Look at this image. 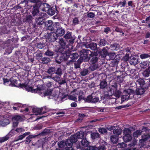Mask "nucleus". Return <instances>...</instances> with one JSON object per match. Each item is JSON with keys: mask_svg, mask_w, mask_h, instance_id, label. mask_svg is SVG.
Returning <instances> with one entry per match:
<instances>
[{"mask_svg": "<svg viewBox=\"0 0 150 150\" xmlns=\"http://www.w3.org/2000/svg\"><path fill=\"white\" fill-rule=\"evenodd\" d=\"M58 36L54 33H50L47 36V39L50 42H54L57 39Z\"/></svg>", "mask_w": 150, "mask_h": 150, "instance_id": "obj_21", "label": "nucleus"}, {"mask_svg": "<svg viewBox=\"0 0 150 150\" xmlns=\"http://www.w3.org/2000/svg\"><path fill=\"white\" fill-rule=\"evenodd\" d=\"M100 145L99 146H102L104 148H106L105 146L107 145V143L103 140H100L99 141Z\"/></svg>", "mask_w": 150, "mask_h": 150, "instance_id": "obj_64", "label": "nucleus"}, {"mask_svg": "<svg viewBox=\"0 0 150 150\" xmlns=\"http://www.w3.org/2000/svg\"><path fill=\"white\" fill-rule=\"evenodd\" d=\"M107 83L105 79L101 81L99 84L100 88L101 89H103L107 86Z\"/></svg>", "mask_w": 150, "mask_h": 150, "instance_id": "obj_31", "label": "nucleus"}, {"mask_svg": "<svg viewBox=\"0 0 150 150\" xmlns=\"http://www.w3.org/2000/svg\"><path fill=\"white\" fill-rule=\"evenodd\" d=\"M91 138L93 140H95L100 138V135L98 132H93L91 134Z\"/></svg>", "mask_w": 150, "mask_h": 150, "instance_id": "obj_36", "label": "nucleus"}, {"mask_svg": "<svg viewBox=\"0 0 150 150\" xmlns=\"http://www.w3.org/2000/svg\"><path fill=\"white\" fill-rule=\"evenodd\" d=\"M82 61L79 59L77 61V63H74V68L77 69L80 68V64L82 62Z\"/></svg>", "mask_w": 150, "mask_h": 150, "instance_id": "obj_53", "label": "nucleus"}, {"mask_svg": "<svg viewBox=\"0 0 150 150\" xmlns=\"http://www.w3.org/2000/svg\"><path fill=\"white\" fill-rule=\"evenodd\" d=\"M119 137L116 135H112L110 136V140L111 142L113 144H116L118 142Z\"/></svg>", "mask_w": 150, "mask_h": 150, "instance_id": "obj_29", "label": "nucleus"}, {"mask_svg": "<svg viewBox=\"0 0 150 150\" xmlns=\"http://www.w3.org/2000/svg\"><path fill=\"white\" fill-rule=\"evenodd\" d=\"M113 133L114 134H115V135L117 136L118 137L119 135L121 134V130L120 129H115L114 130Z\"/></svg>", "mask_w": 150, "mask_h": 150, "instance_id": "obj_57", "label": "nucleus"}, {"mask_svg": "<svg viewBox=\"0 0 150 150\" xmlns=\"http://www.w3.org/2000/svg\"><path fill=\"white\" fill-rule=\"evenodd\" d=\"M50 130V129H49L46 128L43 130L41 134L43 135L48 134L51 132Z\"/></svg>", "mask_w": 150, "mask_h": 150, "instance_id": "obj_58", "label": "nucleus"}, {"mask_svg": "<svg viewBox=\"0 0 150 150\" xmlns=\"http://www.w3.org/2000/svg\"><path fill=\"white\" fill-rule=\"evenodd\" d=\"M145 142L146 141L142 138L141 139L139 140V145L140 146V148L144 147Z\"/></svg>", "mask_w": 150, "mask_h": 150, "instance_id": "obj_63", "label": "nucleus"}, {"mask_svg": "<svg viewBox=\"0 0 150 150\" xmlns=\"http://www.w3.org/2000/svg\"><path fill=\"white\" fill-rule=\"evenodd\" d=\"M33 19L32 16L31 15L26 16V17L24 18V22L26 23H30L31 22Z\"/></svg>", "mask_w": 150, "mask_h": 150, "instance_id": "obj_43", "label": "nucleus"}, {"mask_svg": "<svg viewBox=\"0 0 150 150\" xmlns=\"http://www.w3.org/2000/svg\"><path fill=\"white\" fill-rule=\"evenodd\" d=\"M63 38L66 40H69L68 42L71 45H73L74 42L75 38L72 36V33L67 31L66 33L64 35Z\"/></svg>", "mask_w": 150, "mask_h": 150, "instance_id": "obj_8", "label": "nucleus"}, {"mask_svg": "<svg viewBox=\"0 0 150 150\" xmlns=\"http://www.w3.org/2000/svg\"><path fill=\"white\" fill-rule=\"evenodd\" d=\"M142 134V132H141L140 130H138L134 132L133 134V136L134 138H137Z\"/></svg>", "mask_w": 150, "mask_h": 150, "instance_id": "obj_49", "label": "nucleus"}, {"mask_svg": "<svg viewBox=\"0 0 150 150\" xmlns=\"http://www.w3.org/2000/svg\"><path fill=\"white\" fill-rule=\"evenodd\" d=\"M115 30L117 32L122 33V35L123 36L124 35V33L123 32V29L119 27L118 26H116L115 27Z\"/></svg>", "mask_w": 150, "mask_h": 150, "instance_id": "obj_60", "label": "nucleus"}, {"mask_svg": "<svg viewBox=\"0 0 150 150\" xmlns=\"http://www.w3.org/2000/svg\"><path fill=\"white\" fill-rule=\"evenodd\" d=\"M131 54H127L124 57V59L128 61L131 65H135L139 63L138 58L134 56H131Z\"/></svg>", "mask_w": 150, "mask_h": 150, "instance_id": "obj_7", "label": "nucleus"}, {"mask_svg": "<svg viewBox=\"0 0 150 150\" xmlns=\"http://www.w3.org/2000/svg\"><path fill=\"white\" fill-rule=\"evenodd\" d=\"M57 10V8L56 7H50V9L47 12V13L49 15L52 16L55 14Z\"/></svg>", "mask_w": 150, "mask_h": 150, "instance_id": "obj_26", "label": "nucleus"}, {"mask_svg": "<svg viewBox=\"0 0 150 150\" xmlns=\"http://www.w3.org/2000/svg\"><path fill=\"white\" fill-rule=\"evenodd\" d=\"M56 71V68L54 67L50 68L47 71V72L50 74H52L54 73Z\"/></svg>", "mask_w": 150, "mask_h": 150, "instance_id": "obj_59", "label": "nucleus"}, {"mask_svg": "<svg viewBox=\"0 0 150 150\" xmlns=\"http://www.w3.org/2000/svg\"><path fill=\"white\" fill-rule=\"evenodd\" d=\"M64 53V55L59 56L58 54H57L55 56V61L56 63L58 64H60L63 61L67 60L65 59L66 57Z\"/></svg>", "mask_w": 150, "mask_h": 150, "instance_id": "obj_20", "label": "nucleus"}, {"mask_svg": "<svg viewBox=\"0 0 150 150\" xmlns=\"http://www.w3.org/2000/svg\"><path fill=\"white\" fill-rule=\"evenodd\" d=\"M65 142L66 143V146L67 147H72L73 143H74L70 138L67 139Z\"/></svg>", "mask_w": 150, "mask_h": 150, "instance_id": "obj_47", "label": "nucleus"}, {"mask_svg": "<svg viewBox=\"0 0 150 150\" xmlns=\"http://www.w3.org/2000/svg\"><path fill=\"white\" fill-rule=\"evenodd\" d=\"M140 57L142 59H145L148 58H150V54L146 53L142 54L140 55Z\"/></svg>", "mask_w": 150, "mask_h": 150, "instance_id": "obj_55", "label": "nucleus"}, {"mask_svg": "<svg viewBox=\"0 0 150 150\" xmlns=\"http://www.w3.org/2000/svg\"><path fill=\"white\" fill-rule=\"evenodd\" d=\"M143 76L145 78L149 77L150 74V69L147 68L142 73Z\"/></svg>", "mask_w": 150, "mask_h": 150, "instance_id": "obj_35", "label": "nucleus"}, {"mask_svg": "<svg viewBox=\"0 0 150 150\" xmlns=\"http://www.w3.org/2000/svg\"><path fill=\"white\" fill-rule=\"evenodd\" d=\"M37 47L39 49H42L44 48L45 47L46 48V47L47 46V45L44 43H41V42H39L37 43Z\"/></svg>", "mask_w": 150, "mask_h": 150, "instance_id": "obj_51", "label": "nucleus"}, {"mask_svg": "<svg viewBox=\"0 0 150 150\" xmlns=\"http://www.w3.org/2000/svg\"><path fill=\"white\" fill-rule=\"evenodd\" d=\"M97 44L94 42H91L89 43H87L85 45L86 48H89L93 50H97L98 49L97 47Z\"/></svg>", "mask_w": 150, "mask_h": 150, "instance_id": "obj_19", "label": "nucleus"}, {"mask_svg": "<svg viewBox=\"0 0 150 150\" xmlns=\"http://www.w3.org/2000/svg\"><path fill=\"white\" fill-rule=\"evenodd\" d=\"M65 56H66L65 59L68 60L69 58L70 59L74 61L78 58L79 55L78 53L74 52L69 49L66 50L65 53Z\"/></svg>", "mask_w": 150, "mask_h": 150, "instance_id": "obj_4", "label": "nucleus"}, {"mask_svg": "<svg viewBox=\"0 0 150 150\" xmlns=\"http://www.w3.org/2000/svg\"><path fill=\"white\" fill-rule=\"evenodd\" d=\"M70 139L72 141V142L74 143L77 142V141L78 137L76 136V134L74 135H71Z\"/></svg>", "mask_w": 150, "mask_h": 150, "instance_id": "obj_52", "label": "nucleus"}, {"mask_svg": "<svg viewBox=\"0 0 150 150\" xmlns=\"http://www.w3.org/2000/svg\"><path fill=\"white\" fill-rule=\"evenodd\" d=\"M43 110H45V108H34L32 109V111L33 112L36 113L35 114L36 115H42L45 113H46L47 112L46 110L43 111Z\"/></svg>", "mask_w": 150, "mask_h": 150, "instance_id": "obj_16", "label": "nucleus"}, {"mask_svg": "<svg viewBox=\"0 0 150 150\" xmlns=\"http://www.w3.org/2000/svg\"><path fill=\"white\" fill-rule=\"evenodd\" d=\"M132 139V134L125 135L123 137V139L125 142H127L131 141Z\"/></svg>", "mask_w": 150, "mask_h": 150, "instance_id": "obj_32", "label": "nucleus"}, {"mask_svg": "<svg viewBox=\"0 0 150 150\" xmlns=\"http://www.w3.org/2000/svg\"><path fill=\"white\" fill-rule=\"evenodd\" d=\"M108 40L106 38H103L100 39L98 42V45L100 47H103L105 46L106 45H108L109 44L108 42Z\"/></svg>", "mask_w": 150, "mask_h": 150, "instance_id": "obj_24", "label": "nucleus"}, {"mask_svg": "<svg viewBox=\"0 0 150 150\" xmlns=\"http://www.w3.org/2000/svg\"><path fill=\"white\" fill-rule=\"evenodd\" d=\"M142 138L146 142L150 138V135L149 133L147 134L142 133Z\"/></svg>", "mask_w": 150, "mask_h": 150, "instance_id": "obj_44", "label": "nucleus"}, {"mask_svg": "<svg viewBox=\"0 0 150 150\" xmlns=\"http://www.w3.org/2000/svg\"><path fill=\"white\" fill-rule=\"evenodd\" d=\"M10 30L8 29L6 26H2L0 28V33L1 35L8 34L10 32Z\"/></svg>", "mask_w": 150, "mask_h": 150, "instance_id": "obj_23", "label": "nucleus"}, {"mask_svg": "<svg viewBox=\"0 0 150 150\" xmlns=\"http://www.w3.org/2000/svg\"><path fill=\"white\" fill-rule=\"evenodd\" d=\"M57 23V22L53 23L52 21L49 20L46 22L45 24V26L47 27V30L51 31H54L55 29L54 25H55V24Z\"/></svg>", "mask_w": 150, "mask_h": 150, "instance_id": "obj_13", "label": "nucleus"}, {"mask_svg": "<svg viewBox=\"0 0 150 150\" xmlns=\"http://www.w3.org/2000/svg\"><path fill=\"white\" fill-rule=\"evenodd\" d=\"M141 88L138 89L136 90V93L137 95H142L145 92V89L144 88Z\"/></svg>", "mask_w": 150, "mask_h": 150, "instance_id": "obj_38", "label": "nucleus"}, {"mask_svg": "<svg viewBox=\"0 0 150 150\" xmlns=\"http://www.w3.org/2000/svg\"><path fill=\"white\" fill-rule=\"evenodd\" d=\"M141 132H142V134L145 133L147 134L149 133L150 131V129L147 127L145 126H142L141 128V130H140Z\"/></svg>", "mask_w": 150, "mask_h": 150, "instance_id": "obj_41", "label": "nucleus"}, {"mask_svg": "<svg viewBox=\"0 0 150 150\" xmlns=\"http://www.w3.org/2000/svg\"><path fill=\"white\" fill-rule=\"evenodd\" d=\"M115 74L117 80L119 79L120 82H122L123 80V79L125 77L127 74L124 71H117L115 72Z\"/></svg>", "mask_w": 150, "mask_h": 150, "instance_id": "obj_11", "label": "nucleus"}, {"mask_svg": "<svg viewBox=\"0 0 150 150\" xmlns=\"http://www.w3.org/2000/svg\"><path fill=\"white\" fill-rule=\"evenodd\" d=\"M10 81L11 82V84L12 86L18 87L19 84L18 83V81L16 79L13 78H11L10 79Z\"/></svg>", "mask_w": 150, "mask_h": 150, "instance_id": "obj_33", "label": "nucleus"}, {"mask_svg": "<svg viewBox=\"0 0 150 150\" xmlns=\"http://www.w3.org/2000/svg\"><path fill=\"white\" fill-rule=\"evenodd\" d=\"M39 4L40 8L43 11L47 12L50 7L49 4L46 3L40 2Z\"/></svg>", "mask_w": 150, "mask_h": 150, "instance_id": "obj_18", "label": "nucleus"}, {"mask_svg": "<svg viewBox=\"0 0 150 150\" xmlns=\"http://www.w3.org/2000/svg\"><path fill=\"white\" fill-rule=\"evenodd\" d=\"M41 61L44 64H47L48 63L50 62V59L49 58L44 57H43L41 59Z\"/></svg>", "mask_w": 150, "mask_h": 150, "instance_id": "obj_46", "label": "nucleus"}, {"mask_svg": "<svg viewBox=\"0 0 150 150\" xmlns=\"http://www.w3.org/2000/svg\"><path fill=\"white\" fill-rule=\"evenodd\" d=\"M13 120L16 121L21 122L23 120V119L22 117L19 115H14L12 118Z\"/></svg>", "mask_w": 150, "mask_h": 150, "instance_id": "obj_42", "label": "nucleus"}, {"mask_svg": "<svg viewBox=\"0 0 150 150\" xmlns=\"http://www.w3.org/2000/svg\"><path fill=\"white\" fill-rule=\"evenodd\" d=\"M109 49H110L112 50H117L119 49V47L118 44L116 43H114L110 45L109 47H108Z\"/></svg>", "mask_w": 150, "mask_h": 150, "instance_id": "obj_28", "label": "nucleus"}, {"mask_svg": "<svg viewBox=\"0 0 150 150\" xmlns=\"http://www.w3.org/2000/svg\"><path fill=\"white\" fill-rule=\"evenodd\" d=\"M89 149L90 150H106V148L102 146H99L98 147L96 146H89Z\"/></svg>", "mask_w": 150, "mask_h": 150, "instance_id": "obj_27", "label": "nucleus"}, {"mask_svg": "<svg viewBox=\"0 0 150 150\" xmlns=\"http://www.w3.org/2000/svg\"><path fill=\"white\" fill-rule=\"evenodd\" d=\"M90 57L91 59L90 60V62L92 64H95L98 60V56L96 54H94V52H92Z\"/></svg>", "mask_w": 150, "mask_h": 150, "instance_id": "obj_22", "label": "nucleus"}, {"mask_svg": "<svg viewBox=\"0 0 150 150\" xmlns=\"http://www.w3.org/2000/svg\"><path fill=\"white\" fill-rule=\"evenodd\" d=\"M89 142L87 140L86 138L82 139L81 142H79L78 144L77 145L76 148L77 149H81L83 146H88L89 144Z\"/></svg>", "mask_w": 150, "mask_h": 150, "instance_id": "obj_15", "label": "nucleus"}, {"mask_svg": "<svg viewBox=\"0 0 150 150\" xmlns=\"http://www.w3.org/2000/svg\"><path fill=\"white\" fill-rule=\"evenodd\" d=\"M76 134L78 139H82L85 138V133L82 131H80L79 132H77Z\"/></svg>", "mask_w": 150, "mask_h": 150, "instance_id": "obj_37", "label": "nucleus"}, {"mask_svg": "<svg viewBox=\"0 0 150 150\" xmlns=\"http://www.w3.org/2000/svg\"><path fill=\"white\" fill-rule=\"evenodd\" d=\"M32 15L33 16H38L40 14L39 8L40 6L39 4H36L32 6Z\"/></svg>", "mask_w": 150, "mask_h": 150, "instance_id": "obj_12", "label": "nucleus"}, {"mask_svg": "<svg viewBox=\"0 0 150 150\" xmlns=\"http://www.w3.org/2000/svg\"><path fill=\"white\" fill-rule=\"evenodd\" d=\"M148 62L147 61L142 62L140 64V67L142 68H146L148 67Z\"/></svg>", "mask_w": 150, "mask_h": 150, "instance_id": "obj_45", "label": "nucleus"}, {"mask_svg": "<svg viewBox=\"0 0 150 150\" xmlns=\"http://www.w3.org/2000/svg\"><path fill=\"white\" fill-rule=\"evenodd\" d=\"M54 31L56 35L59 37L63 36L65 33V29L63 28L61 25V24L58 22L57 23L54 25Z\"/></svg>", "mask_w": 150, "mask_h": 150, "instance_id": "obj_6", "label": "nucleus"}, {"mask_svg": "<svg viewBox=\"0 0 150 150\" xmlns=\"http://www.w3.org/2000/svg\"><path fill=\"white\" fill-rule=\"evenodd\" d=\"M124 94L121 96V103L131 99L134 96V91L132 89H128L124 91Z\"/></svg>", "mask_w": 150, "mask_h": 150, "instance_id": "obj_3", "label": "nucleus"}, {"mask_svg": "<svg viewBox=\"0 0 150 150\" xmlns=\"http://www.w3.org/2000/svg\"><path fill=\"white\" fill-rule=\"evenodd\" d=\"M88 70L87 69H84L80 72V74L82 76H86L88 73Z\"/></svg>", "mask_w": 150, "mask_h": 150, "instance_id": "obj_56", "label": "nucleus"}, {"mask_svg": "<svg viewBox=\"0 0 150 150\" xmlns=\"http://www.w3.org/2000/svg\"><path fill=\"white\" fill-rule=\"evenodd\" d=\"M55 74V75H54V74H52V79L57 82H59V81H60L61 76H59L56 74Z\"/></svg>", "mask_w": 150, "mask_h": 150, "instance_id": "obj_48", "label": "nucleus"}, {"mask_svg": "<svg viewBox=\"0 0 150 150\" xmlns=\"http://www.w3.org/2000/svg\"><path fill=\"white\" fill-rule=\"evenodd\" d=\"M58 42L60 46L65 48H69L70 46H71L72 48L73 45H71L67 40H64L63 38H59Z\"/></svg>", "mask_w": 150, "mask_h": 150, "instance_id": "obj_9", "label": "nucleus"}, {"mask_svg": "<svg viewBox=\"0 0 150 150\" xmlns=\"http://www.w3.org/2000/svg\"><path fill=\"white\" fill-rule=\"evenodd\" d=\"M58 146L59 148H65L66 146V143H65V141H62L58 143Z\"/></svg>", "mask_w": 150, "mask_h": 150, "instance_id": "obj_50", "label": "nucleus"}, {"mask_svg": "<svg viewBox=\"0 0 150 150\" xmlns=\"http://www.w3.org/2000/svg\"><path fill=\"white\" fill-rule=\"evenodd\" d=\"M108 47L106 46L102 49H98L96 52H94L93 54H96L98 56H99L101 58H105L108 54Z\"/></svg>", "mask_w": 150, "mask_h": 150, "instance_id": "obj_5", "label": "nucleus"}, {"mask_svg": "<svg viewBox=\"0 0 150 150\" xmlns=\"http://www.w3.org/2000/svg\"><path fill=\"white\" fill-rule=\"evenodd\" d=\"M54 74L59 75V76H61L62 74V69L60 67L58 68L56 70L55 72L53 73V74Z\"/></svg>", "mask_w": 150, "mask_h": 150, "instance_id": "obj_54", "label": "nucleus"}, {"mask_svg": "<svg viewBox=\"0 0 150 150\" xmlns=\"http://www.w3.org/2000/svg\"><path fill=\"white\" fill-rule=\"evenodd\" d=\"M92 52L89 50L83 49L79 53L80 58L79 59L85 62H87L90 59V56Z\"/></svg>", "mask_w": 150, "mask_h": 150, "instance_id": "obj_2", "label": "nucleus"}, {"mask_svg": "<svg viewBox=\"0 0 150 150\" xmlns=\"http://www.w3.org/2000/svg\"><path fill=\"white\" fill-rule=\"evenodd\" d=\"M66 48L63 47L59 46L57 48L56 51L58 53L61 54L62 55H64V54L65 53L66 51H65Z\"/></svg>", "mask_w": 150, "mask_h": 150, "instance_id": "obj_30", "label": "nucleus"}, {"mask_svg": "<svg viewBox=\"0 0 150 150\" xmlns=\"http://www.w3.org/2000/svg\"><path fill=\"white\" fill-rule=\"evenodd\" d=\"M30 134L31 133L29 132H25L23 134L19 135L18 138L16 140V141H17L19 140H21L28 136L26 138L25 140L23 142H25V144H26L28 145L30 143L33 139L35 138L39 135H33Z\"/></svg>", "mask_w": 150, "mask_h": 150, "instance_id": "obj_1", "label": "nucleus"}, {"mask_svg": "<svg viewBox=\"0 0 150 150\" xmlns=\"http://www.w3.org/2000/svg\"><path fill=\"white\" fill-rule=\"evenodd\" d=\"M36 23L38 25H41L44 24H45V20L42 17H39L38 18H37L35 19Z\"/></svg>", "mask_w": 150, "mask_h": 150, "instance_id": "obj_25", "label": "nucleus"}, {"mask_svg": "<svg viewBox=\"0 0 150 150\" xmlns=\"http://www.w3.org/2000/svg\"><path fill=\"white\" fill-rule=\"evenodd\" d=\"M112 87V88L110 90V91L115 97L118 98H119L121 94V92L120 90H117V86L116 85L115 86H113Z\"/></svg>", "mask_w": 150, "mask_h": 150, "instance_id": "obj_14", "label": "nucleus"}, {"mask_svg": "<svg viewBox=\"0 0 150 150\" xmlns=\"http://www.w3.org/2000/svg\"><path fill=\"white\" fill-rule=\"evenodd\" d=\"M133 128V127H130L129 128H125L124 129L123 133L124 135L132 134L131 129Z\"/></svg>", "mask_w": 150, "mask_h": 150, "instance_id": "obj_40", "label": "nucleus"}, {"mask_svg": "<svg viewBox=\"0 0 150 150\" xmlns=\"http://www.w3.org/2000/svg\"><path fill=\"white\" fill-rule=\"evenodd\" d=\"M119 61L116 59H113L111 63L112 66L114 67H116L118 65Z\"/></svg>", "mask_w": 150, "mask_h": 150, "instance_id": "obj_61", "label": "nucleus"}, {"mask_svg": "<svg viewBox=\"0 0 150 150\" xmlns=\"http://www.w3.org/2000/svg\"><path fill=\"white\" fill-rule=\"evenodd\" d=\"M136 83L139 84L141 88H144L145 89L148 88V85L145 83V81L143 79L141 78L139 79L136 81Z\"/></svg>", "mask_w": 150, "mask_h": 150, "instance_id": "obj_17", "label": "nucleus"}, {"mask_svg": "<svg viewBox=\"0 0 150 150\" xmlns=\"http://www.w3.org/2000/svg\"><path fill=\"white\" fill-rule=\"evenodd\" d=\"M16 129L15 130L14 129H12L7 135L0 138V143H1L4 142L8 140L9 138L16 134Z\"/></svg>", "mask_w": 150, "mask_h": 150, "instance_id": "obj_10", "label": "nucleus"}, {"mask_svg": "<svg viewBox=\"0 0 150 150\" xmlns=\"http://www.w3.org/2000/svg\"><path fill=\"white\" fill-rule=\"evenodd\" d=\"M39 0H22L21 1V4L25 3V5L27 4L28 2H31L36 4H40L38 3Z\"/></svg>", "mask_w": 150, "mask_h": 150, "instance_id": "obj_34", "label": "nucleus"}, {"mask_svg": "<svg viewBox=\"0 0 150 150\" xmlns=\"http://www.w3.org/2000/svg\"><path fill=\"white\" fill-rule=\"evenodd\" d=\"M93 96L92 95H89L85 98V101L88 103H91Z\"/></svg>", "mask_w": 150, "mask_h": 150, "instance_id": "obj_62", "label": "nucleus"}, {"mask_svg": "<svg viewBox=\"0 0 150 150\" xmlns=\"http://www.w3.org/2000/svg\"><path fill=\"white\" fill-rule=\"evenodd\" d=\"M45 54L49 57H52L53 56L55 55V54H54L53 51H52L51 50L49 49H48L45 52Z\"/></svg>", "mask_w": 150, "mask_h": 150, "instance_id": "obj_39", "label": "nucleus"}]
</instances>
